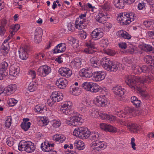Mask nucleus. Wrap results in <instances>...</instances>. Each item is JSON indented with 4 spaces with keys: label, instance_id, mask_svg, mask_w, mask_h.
Masks as SVG:
<instances>
[{
    "label": "nucleus",
    "instance_id": "1",
    "mask_svg": "<svg viewBox=\"0 0 154 154\" xmlns=\"http://www.w3.org/2000/svg\"><path fill=\"white\" fill-rule=\"evenodd\" d=\"M136 79V76L131 75H128L126 77L125 82L132 89L134 90L136 89L141 92V89L139 88V87H140V86H138L139 83L142 84L148 83L149 82L150 79L148 76H143L142 78H139L138 79V82H137Z\"/></svg>",
    "mask_w": 154,
    "mask_h": 154
},
{
    "label": "nucleus",
    "instance_id": "2",
    "mask_svg": "<svg viewBox=\"0 0 154 154\" xmlns=\"http://www.w3.org/2000/svg\"><path fill=\"white\" fill-rule=\"evenodd\" d=\"M100 64L106 69L110 71L116 72L121 65V64L118 62H113L109 59L106 57L101 59Z\"/></svg>",
    "mask_w": 154,
    "mask_h": 154
},
{
    "label": "nucleus",
    "instance_id": "3",
    "mask_svg": "<svg viewBox=\"0 0 154 154\" xmlns=\"http://www.w3.org/2000/svg\"><path fill=\"white\" fill-rule=\"evenodd\" d=\"M136 18L135 14L132 12L128 13H124L118 17L117 20L119 21L121 25H127L133 21Z\"/></svg>",
    "mask_w": 154,
    "mask_h": 154
},
{
    "label": "nucleus",
    "instance_id": "4",
    "mask_svg": "<svg viewBox=\"0 0 154 154\" xmlns=\"http://www.w3.org/2000/svg\"><path fill=\"white\" fill-rule=\"evenodd\" d=\"M18 148L20 151L23 150L28 153H31L35 150V147L34 143L31 142L23 140L20 141L19 143Z\"/></svg>",
    "mask_w": 154,
    "mask_h": 154
},
{
    "label": "nucleus",
    "instance_id": "5",
    "mask_svg": "<svg viewBox=\"0 0 154 154\" xmlns=\"http://www.w3.org/2000/svg\"><path fill=\"white\" fill-rule=\"evenodd\" d=\"M82 86L86 90L94 93L101 92L103 90L102 87L96 83L94 84L92 82H85L82 84Z\"/></svg>",
    "mask_w": 154,
    "mask_h": 154
},
{
    "label": "nucleus",
    "instance_id": "6",
    "mask_svg": "<svg viewBox=\"0 0 154 154\" xmlns=\"http://www.w3.org/2000/svg\"><path fill=\"white\" fill-rule=\"evenodd\" d=\"M90 133V131L86 128L79 127L74 130L73 135L81 139H86L89 137Z\"/></svg>",
    "mask_w": 154,
    "mask_h": 154
},
{
    "label": "nucleus",
    "instance_id": "7",
    "mask_svg": "<svg viewBox=\"0 0 154 154\" xmlns=\"http://www.w3.org/2000/svg\"><path fill=\"white\" fill-rule=\"evenodd\" d=\"M63 98V94L59 92L55 91L51 94L50 98L48 99L47 103L50 106H52L56 102L61 101Z\"/></svg>",
    "mask_w": 154,
    "mask_h": 154
},
{
    "label": "nucleus",
    "instance_id": "8",
    "mask_svg": "<svg viewBox=\"0 0 154 154\" xmlns=\"http://www.w3.org/2000/svg\"><path fill=\"white\" fill-rule=\"evenodd\" d=\"M91 114L92 116L94 114L96 117L100 116L103 120H106L110 122L116 119L115 117L111 115H109L104 113L103 112H99L97 109L93 108L91 111Z\"/></svg>",
    "mask_w": 154,
    "mask_h": 154
},
{
    "label": "nucleus",
    "instance_id": "9",
    "mask_svg": "<svg viewBox=\"0 0 154 154\" xmlns=\"http://www.w3.org/2000/svg\"><path fill=\"white\" fill-rule=\"evenodd\" d=\"M30 51V47L28 45H25L21 47L18 51L20 58L23 60H26L29 57Z\"/></svg>",
    "mask_w": 154,
    "mask_h": 154
},
{
    "label": "nucleus",
    "instance_id": "10",
    "mask_svg": "<svg viewBox=\"0 0 154 154\" xmlns=\"http://www.w3.org/2000/svg\"><path fill=\"white\" fill-rule=\"evenodd\" d=\"M72 106V103L70 102H66L60 108L61 112L66 115H71L74 113V112L71 110Z\"/></svg>",
    "mask_w": 154,
    "mask_h": 154
},
{
    "label": "nucleus",
    "instance_id": "11",
    "mask_svg": "<svg viewBox=\"0 0 154 154\" xmlns=\"http://www.w3.org/2000/svg\"><path fill=\"white\" fill-rule=\"evenodd\" d=\"M51 68L47 65L40 66L37 70V74L39 75L45 77L48 75L51 72Z\"/></svg>",
    "mask_w": 154,
    "mask_h": 154
},
{
    "label": "nucleus",
    "instance_id": "12",
    "mask_svg": "<svg viewBox=\"0 0 154 154\" xmlns=\"http://www.w3.org/2000/svg\"><path fill=\"white\" fill-rule=\"evenodd\" d=\"M54 145V144H50L48 142H44L42 143L41 147L44 152H49L50 154H56L57 152L53 149Z\"/></svg>",
    "mask_w": 154,
    "mask_h": 154
},
{
    "label": "nucleus",
    "instance_id": "13",
    "mask_svg": "<svg viewBox=\"0 0 154 154\" xmlns=\"http://www.w3.org/2000/svg\"><path fill=\"white\" fill-rule=\"evenodd\" d=\"M92 74L94 80L96 82H100L103 80L106 75L105 72L102 71L95 72Z\"/></svg>",
    "mask_w": 154,
    "mask_h": 154
},
{
    "label": "nucleus",
    "instance_id": "14",
    "mask_svg": "<svg viewBox=\"0 0 154 154\" xmlns=\"http://www.w3.org/2000/svg\"><path fill=\"white\" fill-rule=\"evenodd\" d=\"M132 68L134 70V72L137 74L140 73L142 72L144 73H147L149 71L148 68L146 65L143 66L142 67L138 65H133Z\"/></svg>",
    "mask_w": 154,
    "mask_h": 154
},
{
    "label": "nucleus",
    "instance_id": "15",
    "mask_svg": "<svg viewBox=\"0 0 154 154\" xmlns=\"http://www.w3.org/2000/svg\"><path fill=\"white\" fill-rule=\"evenodd\" d=\"M95 104L99 106L104 107L107 105V101L104 96H99L96 97Z\"/></svg>",
    "mask_w": 154,
    "mask_h": 154
},
{
    "label": "nucleus",
    "instance_id": "16",
    "mask_svg": "<svg viewBox=\"0 0 154 154\" xmlns=\"http://www.w3.org/2000/svg\"><path fill=\"white\" fill-rule=\"evenodd\" d=\"M92 147L94 149L98 151L102 148L105 149L106 147L105 143L103 141L99 140L97 141H93L92 143Z\"/></svg>",
    "mask_w": 154,
    "mask_h": 154
},
{
    "label": "nucleus",
    "instance_id": "17",
    "mask_svg": "<svg viewBox=\"0 0 154 154\" xmlns=\"http://www.w3.org/2000/svg\"><path fill=\"white\" fill-rule=\"evenodd\" d=\"M42 30L41 28H37L34 33V41L35 43H38L40 42L42 40Z\"/></svg>",
    "mask_w": 154,
    "mask_h": 154
},
{
    "label": "nucleus",
    "instance_id": "18",
    "mask_svg": "<svg viewBox=\"0 0 154 154\" xmlns=\"http://www.w3.org/2000/svg\"><path fill=\"white\" fill-rule=\"evenodd\" d=\"M59 73L61 75L68 78L72 74V71L66 67H63L59 69Z\"/></svg>",
    "mask_w": 154,
    "mask_h": 154
},
{
    "label": "nucleus",
    "instance_id": "19",
    "mask_svg": "<svg viewBox=\"0 0 154 154\" xmlns=\"http://www.w3.org/2000/svg\"><path fill=\"white\" fill-rule=\"evenodd\" d=\"M66 48V45L64 43H61L57 45L53 50L54 54L63 53L64 52Z\"/></svg>",
    "mask_w": 154,
    "mask_h": 154
},
{
    "label": "nucleus",
    "instance_id": "20",
    "mask_svg": "<svg viewBox=\"0 0 154 154\" xmlns=\"http://www.w3.org/2000/svg\"><path fill=\"white\" fill-rule=\"evenodd\" d=\"M79 75L81 76L87 78H90L93 75L91 69L87 68L81 69L79 71Z\"/></svg>",
    "mask_w": 154,
    "mask_h": 154
},
{
    "label": "nucleus",
    "instance_id": "21",
    "mask_svg": "<svg viewBox=\"0 0 154 154\" xmlns=\"http://www.w3.org/2000/svg\"><path fill=\"white\" fill-rule=\"evenodd\" d=\"M67 83L68 81L65 79L60 78L57 80L56 85L58 88L64 89L66 88Z\"/></svg>",
    "mask_w": 154,
    "mask_h": 154
},
{
    "label": "nucleus",
    "instance_id": "22",
    "mask_svg": "<svg viewBox=\"0 0 154 154\" xmlns=\"http://www.w3.org/2000/svg\"><path fill=\"white\" fill-rule=\"evenodd\" d=\"M20 67L16 65L13 64L10 67L9 74L11 76H16L19 73Z\"/></svg>",
    "mask_w": 154,
    "mask_h": 154
},
{
    "label": "nucleus",
    "instance_id": "23",
    "mask_svg": "<svg viewBox=\"0 0 154 154\" xmlns=\"http://www.w3.org/2000/svg\"><path fill=\"white\" fill-rule=\"evenodd\" d=\"M125 125L127 126L128 128L131 131L134 133H137L140 130V127L136 124L128 123H126Z\"/></svg>",
    "mask_w": 154,
    "mask_h": 154
},
{
    "label": "nucleus",
    "instance_id": "24",
    "mask_svg": "<svg viewBox=\"0 0 154 154\" xmlns=\"http://www.w3.org/2000/svg\"><path fill=\"white\" fill-rule=\"evenodd\" d=\"M113 91L116 95L121 97L123 96L124 94L125 90L122 88L120 86H117L113 87L112 89Z\"/></svg>",
    "mask_w": 154,
    "mask_h": 154
},
{
    "label": "nucleus",
    "instance_id": "25",
    "mask_svg": "<svg viewBox=\"0 0 154 154\" xmlns=\"http://www.w3.org/2000/svg\"><path fill=\"white\" fill-rule=\"evenodd\" d=\"M86 46L88 47V49L86 48L84 50V51L89 54H93L95 52L94 51L91 50L92 49L96 48L95 47L94 43L92 42L91 40H90L86 44Z\"/></svg>",
    "mask_w": 154,
    "mask_h": 154
},
{
    "label": "nucleus",
    "instance_id": "26",
    "mask_svg": "<svg viewBox=\"0 0 154 154\" xmlns=\"http://www.w3.org/2000/svg\"><path fill=\"white\" fill-rule=\"evenodd\" d=\"M107 14L106 12L102 13L96 16V19L99 23H103L107 18Z\"/></svg>",
    "mask_w": 154,
    "mask_h": 154
},
{
    "label": "nucleus",
    "instance_id": "27",
    "mask_svg": "<svg viewBox=\"0 0 154 154\" xmlns=\"http://www.w3.org/2000/svg\"><path fill=\"white\" fill-rule=\"evenodd\" d=\"M99 60L98 58L97 57H92L90 60L91 65L94 68H98L100 66V64H101L99 63Z\"/></svg>",
    "mask_w": 154,
    "mask_h": 154
},
{
    "label": "nucleus",
    "instance_id": "28",
    "mask_svg": "<svg viewBox=\"0 0 154 154\" xmlns=\"http://www.w3.org/2000/svg\"><path fill=\"white\" fill-rule=\"evenodd\" d=\"M86 19H81L77 18L76 19L75 25L76 28L79 29H81L84 28V26L82 24L86 22Z\"/></svg>",
    "mask_w": 154,
    "mask_h": 154
},
{
    "label": "nucleus",
    "instance_id": "29",
    "mask_svg": "<svg viewBox=\"0 0 154 154\" xmlns=\"http://www.w3.org/2000/svg\"><path fill=\"white\" fill-rule=\"evenodd\" d=\"M144 61L151 66H154V57L150 55H146L143 58Z\"/></svg>",
    "mask_w": 154,
    "mask_h": 154
},
{
    "label": "nucleus",
    "instance_id": "30",
    "mask_svg": "<svg viewBox=\"0 0 154 154\" xmlns=\"http://www.w3.org/2000/svg\"><path fill=\"white\" fill-rule=\"evenodd\" d=\"M17 89V87L15 84H11L9 85L5 89V91L6 93L9 92L12 94L16 91Z\"/></svg>",
    "mask_w": 154,
    "mask_h": 154
},
{
    "label": "nucleus",
    "instance_id": "31",
    "mask_svg": "<svg viewBox=\"0 0 154 154\" xmlns=\"http://www.w3.org/2000/svg\"><path fill=\"white\" fill-rule=\"evenodd\" d=\"M117 35L127 39H131V36L126 31H123L122 30L118 31L117 32Z\"/></svg>",
    "mask_w": 154,
    "mask_h": 154
},
{
    "label": "nucleus",
    "instance_id": "32",
    "mask_svg": "<svg viewBox=\"0 0 154 154\" xmlns=\"http://www.w3.org/2000/svg\"><path fill=\"white\" fill-rule=\"evenodd\" d=\"M98 31V29H96L92 32L91 34V39H95L96 40L101 37L100 32Z\"/></svg>",
    "mask_w": 154,
    "mask_h": 154
},
{
    "label": "nucleus",
    "instance_id": "33",
    "mask_svg": "<svg viewBox=\"0 0 154 154\" xmlns=\"http://www.w3.org/2000/svg\"><path fill=\"white\" fill-rule=\"evenodd\" d=\"M100 134L97 132H91L90 134L89 137H90V139L92 140H94L93 141H97L100 139Z\"/></svg>",
    "mask_w": 154,
    "mask_h": 154
},
{
    "label": "nucleus",
    "instance_id": "34",
    "mask_svg": "<svg viewBox=\"0 0 154 154\" xmlns=\"http://www.w3.org/2000/svg\"><path fill=\"white\" fill-rule=\"evenodd\" d=\"M20 28V25L18 24H16L15 25H12L10 26V29H11L10 30V32H11V36H13L15 34V32H17Z\"/></svg>",
    "mask_w": 154,
    "mask_h": 154
},
{
    "label": "nucleus",
    "instance_id": "35",
    "mask_svg": "<svg viewBox=\"0 0 154 154\" xmlns=\"http://www.w3.org/2000/svg\"><path fill=\"white\" fill-rule=\"evenodd\" d=\"M74 147L78 150H82L85 148L84 143L82 141H77L74 143Z\"/></svg>",
    "mask_w": 154,
    "mask_h": 154
},
{
    "label": "nucleus",
    "instance_id": "36",
    "mask_svg": "<svg viewBox=\"0 0 154 154\" xmlns=\"http://www.w3.org/2000/svg\"><path fill=\"white\" fill-rule=\"evenodd\" d=\"M87 102L86 100L82 101V103L80 104L79 107L80 111L84 112L86 111L87 107Z\"/></svg>",
    "mask_w": 154,
    "mask_h": 154
},
{
    "label": "nucleus",
    "instance_id": "37",
    "mask_svg": "<svg viewBox=\"0 0 154 154\" xmlns=\"http://www.w3.org/2000/svg\"><path fill=\"white\" fill-rule=\"evenodd\" d=\"M143 24L147 28L152 29L154 28V23L151 21H146L143 22Z\"/></svg>",
    "mask_w": 154,
    "mask_h": 154
},
{
    "label": "nucleus",
    "instance_id": "38",
    "mask_svg": "<svg viewBox=\"0 0 154 154\" xmlns=\"http://www.w3.org/2000/svg\"><path fill=\"white\" fill-rule=\"evenodd\" d=\"M70 43L72 44V46L73 48H77L79 46V41L75 38L70 37L69 38Z\"/></svg>",
    "mask_w": 154,
    "mask_h": 154
},
{
    "label": "nucleus",
    "instance_id": "39",
    "mask_svg": "<svg viewBox=\"0 0 154 154\" xmlns=\"http://www.w3.org/2000/svg\"><path fill=\"white\" fill-rule=\"evenodd\" d=\"M129 111L128 109H127V108H125V112H123L122 111H120L119 112L117 111L116 112V114L119 117L121 118H125V115L127 114H129Z\"/></svg>",
    "mask_w": 154,
    "mask_h": 154
},
{
    "label": "nucleus",
    "instance_id": "40",
    "mask_svg": "<svg viewBox=\"0 0 154 154\" xmlns=\"http://www.w3.org/2000/svg\"><path fill=\"white\" fill-rule=\"evenodd\" d=\"M131 101L136 107H138L140 106L141 101L138 100L135 96H133L131 98Z\"/></svg>",
    "mask_w": 154,
    "mask_h": 154
},
{
    "label": "nucleus",
    "instance_id": "41",
    "mask_svg": "<svg viewBox=\"0 0 154 154\" xmlns=\"http://www.w3.org/2000/svg\"><path fill=\"white\" fill-rule=\"evenodd\" d=\"M73 120L74 126L77 125H81L82 123V118L81 117L77 116H73Z\"/></svg>",
    "mask_w": 154,
    "mask_h": 154
},
{
    "label": "nucleus",
    "instance_id": "42",
    "mask_svg": "<svg viewBox=\"0 0 154 154\" xmlns=\"http://www.w3.org/2000/svg\"><path fill=\"white\" fill-rule=\"evenodd\" d=\"M8 63L6 62H3L0 65V69L8 72Z\"/></svg>",
    "mask_w": 154,
    "mask_h": 154
},
{
    "label": "nucleus",
    "instance_id": "43",
    "mask_svg": "<svg viewBox=\"0 0 154 154\" xmlns=\"http://www.w3.org/2000/svg\"><path fill=\"white\" fill-rule=\"evenodd\" d=\"M117 130L116 128L114 127L113 126L107 125L105 131L114 133L117 132Z\"/></svg>",
    "mask_w": 154,
    "mask_h": 154
},
{
    "label": "nucleus",
    "instance_id": "44",
    "mask_svg": "<svg viewBox=\"0 0 154 154\" xmlns=\"http://www.w3.org/2000/svg\"><path fill=\"white\" fill-rule=\"evenodd\" d=\"M44 109V106L41 104H38L36 106L35 108V111L40 113H43Z\"/></svg>",
    "mask_w": 154,
    "mask_h": 154
},
{
    "label": "nucleus",
    "instance_id": "45",
    "mask_svg": "<svg viewBox=\"0 0 154 154\" xmlns=\"http://www.w3.org/2000/svg\"><path fill=\"white\" fill-rule=\"evenodd\" d=\"M31 125V123L30 122H28L27 123H22L21 127L24 131H26L30 128Z\"/></svg>",
    "mask_w": 154,
    "mask_h": 154
},
{
    "label": "nucleus",
    "instance_id": "46",
    "mask_svg": "<svg viewBox=\"0 0 154 154\" xmlns=\"http://www.w3.org/2000/svg\"><path fill=\"white\" fill-rule=\"evenodd\" d=\"M36 85V84H34L33 82H31L28 87V90L30 92H32L35 91L37 88Z\"/></svg>",
    "mask_w": 154,
    "mask_h": 154
},
{
    "label": "nucleus",
    "instance_id": "47",
    "mask_svg": "<svg viewBox=\"0 0 154 154\" xmlns=\"http://www.w3.org/2000/svg\"><path fill=\"white\" fill-rule=\"evenodd\" d=\"M14 139L10 137L7 138L6 143L8 146H11L14 144Z\"/></svg>",
    "mask_w": 154,
    "mask_h": 154
},
{
    "label": "nucleus",
    "instance_id": "48",
    "mask_svg": "<svg viewBox=\"0 0 154 154\" xmlns=\"http://www.w3.org/2000/svg\"><path fill=\"white\" fill-rule=\"evenodd\" d=\"M11 124V116L6 117L5 122V125L6 127L9 128Z\"/></svg>",
    "mask_w": 154,
    "mask_h": 154
},
{
    "label": "nucleus",
    "instance_id": "49",
    "mask_svg": "<svg viewBox=\"0 0 154 154\" xmlns=\"http://www.w3.org/2000/svg\"><path fill=\"white\" fill-rule=\"evenodd\" d=\"M40 122L41 123H42V126H45L48 124L49 121L46 117H44L41 118Z\"/></svg>",
    "mask_w": 154,
    "mask_h": 154
},
{
    "label": "nucleus",
    "instance_id": "50",
    "mask_svg": "<svg viewBox=\"0 0 154 154\" xmlns=\"http://www.w3.org/2000/svg\"><path fill=\"white\" fill-rule=\"evenodd\" d=\"M122 62L125 65L130 64L133 63L132 59L129 58L125 57L122 60Z\"/></svg>",
    "mask_w": 154,
    "mask_h": 154
},
{
    "label": "nucleus",
    "instance_id": "51",
    "mask_svg": "<svg viewBox=\"0 0 154 154\" xmlns=\"http://www.w3.org/2000/svg\"><path fill=\"white\" fill-rule=\"evenodd\" d=\"M1 52H3L5 53V54L8 53L9 51V48L7 46H6L4 44H3L1 46Z\"/></svg>",
    "mask_w": 154,
    "mask_h": 154
},
{
    "label": "nucleus",
    "instance_id": "52",
    "mask_svg": "<svg viewBox=\"0 0 154 154\" xmlns=\"http://www.w3.org/2000/svg\"><path fill=\"white\" fill-rule=\"evenodd\" d=\"M28 74L29 77H31L32 79L35 78V72L33 70H29L28 72Z\"/></svg>",
    "mask_w": 154,
    "mask_h": 154
},
{
    "label": "nucleus",
    "instance_id": "53",
    "mask_svg": "<svg viewBox=\"0 0 154 154\" xmlns=\"http://www.w3.org/2000/svg\"><path fill=\"white\" fill-rule=\"evenodd\" d=\"M73 116L70 117L69 118H68L65 121L66 124H67L68 125H69L70 126H74L73 124Z\"/></svg>",
    "mask_w": 154,
    "mask_h": 154
},
{
    "label": "nucleus",
    "instance_id": "54",
    "mask_svg": "<svg viewBox=\"0 0 154 154\" xmlns=\"http://www.w3.org/2000/svg\"><path fill=\"white\" fill-rule=\"evenodd\" d=\"M17 102V100L15 99L12 98H10L9 99L8 104L10 106H14Z\"/></svg>",
    "mask_w": 154,
    "mask_h": 154
},
{
    "label": "nucleus",
    "instance_id": "55",
    "mask_svg": "<svg viewBox=\"0 0 154 154\" xmlns=\"http://www.w3.org/2000/svg\"><path fill=\"white\" fill-rule=\"evenodd\" d=\"M8 75V72L0 69V80H2Z\"/></svg>",
    "mask_w": 154,
    "mask_h": 154
},
{
    "label": "nucleus",
    "instance_id": "56",
    "mask_svg": "<svg viewBox=\"0 0 154 154\" xmlns=\"http://www.w3.org/2000/svg\"><path fill=\"white\" fill-rule=\"evenodd\" d=\"M79 35L81 39L82 40L85 39L87 36L86 32L84 30L80 31Z\"/></svg>",
    "mask_w": 154,
    "mask_h": 154
},
{
    "label": "nucleus",
    "instance_id": "57",
    "mask_svg": "<svg viewBox=\"0 0 154 154\" xmlns=\"http://www.w3.org/2000/svg\"><path fill=\"white\" fill-rule=\"evenodd\" d=\"M111 7L109 4L108 3H106L102 6L103 9L106 11H108L110 8Z\"/></svg>",
    "mask_w": 154,
    "mask_h": 154
},
{
    "label": "nucleus",
    "instance_id": "58",
    "mask_svg": "<svg viewBox=\"0 0 154 154\" xmlns=\"http://www.w3.org/2000/svg\"><path fill=\"white\" fill-rule=\"evenodd\" d=\"M126 51L127 52H128L131 54H134V47L133 45H131L129 46Z\"/></svg>",
    "mask_w": 154,
    "mask_h": 154
},
{
    "label": "nucleus",
    "instance_id": "59",
    "mask_svg": "<svg viewBox=\"0 0 154 154\" xmlns=\"http://www.w3.org/2000/svg\"><path fill=\"white\" fill-rule=\"evenodd\" d=\"M153 48L150 45H145L144 46L145 50L147 51H150L152 50Z\"/></svg>",
    "mask_w": 154,
    "mask_h": 154
},
{
    "label": "nucleus",
    "instance_id": "60",
    "mask_svg": "<svg viewBox=\"0 0 154 154\" xmlns=\"http://www.w3.org/2000/svg\"><path fill=\"white\" fill-rule=\"evenodd\" d=\"M5 32V28L4 26H0V35L4 36Z\"/></svg>",
    "mask_w": 154,
    "mask_h": 154
},
{
    "label": "nucleus",
    "instance_id": "61",
    "mask_svg": "<svg viewBox=\"0 0 154 154\" xmlns=\"http://www.w3.org/2000/svg\"><path fill=\"white\" fill-rule=\"evenodd\" d=\"M127 109H128L130 113H132V114H134V112H136L137 111L136 110V109L132 107H127Z\"/></svg>",
    "mask_w": 154,
    "mask_h": 154
},
{
    "label": "nucleus",
    "instance_id": "62",
    "mask_svg": "<svg viewBox=\"0 0 154 154\" xmlns=\"http://www.w3.org/2000/svg\"><path fill=\"white\" fill-rule=\"evenodd\" d=\"M78 88L77 87H75L72 88V90L70 91V92L72 93V94L75 95H77L76 93L77 91L78 90Z\"/></svg>",
    "mask_w": 154,
    "mask_h": 154
},
{
    "label": "nucleus",
    "instance_id": "63",
    "mask_svg": "<svg viewBox=\"0 0 154 154\" xmlns=\"http://www.w3.org/2000/svg\"><path fill=\"white\" fill-rule=\"evenodd\" d=\"M119 47L122 49H125L127 48V44L125 42L120 43L119 44Z\"/></svg>",
    "mask_w": 154,
    "mask_h": 154
},
{
    "label": "nucleus",
    "instance_id": "64",
    "mask_svg": "<svg viewBox=\"0 0 154 154\" xmlns=\"http://www.w3.org/2000/svg\"><path fill=\"white\" fill-rule=\"evenodd\" d=\"M106 53L108 55L113 56L115 54V52L113 50L109 49L106 51Z\"/></svg>",
    "mask_w": 154,
    "mask_h": 154
}]
</instances>
